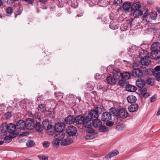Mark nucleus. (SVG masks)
<instances>
[{
	"label": "nucleus",
	"instance_id": "nucleus-1",
	"mask_svg": "<svg viewBox=\"0 0 160 160\" xmlns=\"http://www.w3.org/2000/svg\"><path fill=\"white\" fill-rule=\"evenodd\" d=\"M151 56L156 60L160 58V43L157 42L152 44L151 47Z\"/></svg>",
	"mask_w": 160,
	"mask_h": 160
},
{
	"label": "nucleus",
	"instance_id": "nucleus-2",
	"mask_svg": "<svg viewBox=\"0 0 160 160\" xmlns=\"http://www.w3.org/2000/svg\"><path fill=\"white\" fill-rule=\"evenodd\" d=\"M138 62H134L132 65L133 69L132 71V75L135 77H141L142 75V72L139 69L141 65Z\"/></svg>",
	"mask_w": 160,
	"mask_h": 160
},
{
	"label": "nucleus",
	"instance_id": "nucleus-3",
	"mask_svg": "<svg viewBox=\"0 0 160 160\" xmlns=\"http://www.w3.org/2000/svg\"><path fill=\"white\" fill-rule=\"evenodd\" d=\"M2 132H5L7 131L11 133H14L16 130V126L12 123L7 124L3 123L2 126Z\"/></svg>",
	"mask_w": 160,
	"mask_h": 160
},
{
	"label": "nucleus",
	"instance_id": "nucleus-4",
	"mask_svg": "<svg viewBox=\"0 0 160 160\" xmlns=\"http://www.w3.org/2000/svg\"><path fill=\"white\" fill-rule=\"evenodd\" d=\"M99 112V108L98 107H96L95 109L91 110L87 116H86L88 119V121L89 122L91 120L97 118L98 116Z\"/></svg>",
	"mask_w": 160,
	"mask_h": 160
},
{
	"label": "nucleus",
	"instance_id": "nucleus-5",
	"mask_svg": "<svg viewBox=\"0 0 160 160\" xmlns=\"http://www.w3.org/2000/svg\"><path fill=\"white\" fill-rule=\"evenodd\" d=\"M86 116L85 117L79 115L77 116L75 118L76 123L78 124H83L85 127L89 126V123L88 121V119Z\"/></svg>",
	"mask_w": 160,
	"mask_h": 160
},
{
	"label": "nucleus",
	"instance_id": "nucleus-6",
	"mask_svg": "<svg viewBox=\"0 0 160 160\" xmlns=\"http://www.w3.org/2000/svg\"><path fill=\"white\" fill-rule=\"evenodd\" d=\"M77 132L76 128L72 125L68 126L66 130V132L69 136H73L75 135Z\"/></svg>",
	"mask_w": 160,
	"mask_h": 160
},
{
	"label": "nucleus",
	"instance_id": "nucleus-7",
	"mask_svg": "<svg viewBox=\"0 0 160 160\" xmlns=\"http://www.w3.org/2000/svg\"><path fill=\"white\" fill-rule=\"evenodd\" d=\"M25 123V127L28 129H32L34 128L35 122L32 119L28 118Z\"/></svg>",
	"mask_w": 160,
	"mask_h": 160
},
{
	"label": "nucleus",
	"instance_id": "nucleus-8",
	"mask_svg": "<svg viewBox=\"0 0 160 160\" xmlns=\"http://www.w3.org/2000/svg\"><path fill=\"white\" fill-rule=\"evenodd\" d=\"M54 128L56 132H62L65 129V124L63 122H58L55 124Z\"/></svg>",
	"mask_w": 160,
	"mask_h": 160
},
{
	"label": "nucleus",
	"instance_id": "nucleus-9",
	"mask_svg": "<svg viewBox=\"0 0 160 160\" xmlns=\"http://www.w3.org/2000/svg\"><path fill=\"white\" fill-rule=\"evenodd\" d=\"M42 126L43 129L47 131L50 130L52 128V126L50 124V122L47 119H45L42 122Z\"/></svg>",
	"mask_w": 160,
	"mask_h": 160
},
{
	"label": "nucleus",
	"instance_id": "nucleus-10",
	"mask_svg": "<svg viewBox=\"0 0 160 160\" xmlns=\"http://www.w3.org/2000/svg\"><path fill=\"white\" fill-rule=\"evenodd\" d=\"M112 118L111 114L108 112H105L102 114V120L104 122H108Z\"/></svg>",
	"mask_w": 160,
	"mask_h": 160
},
{
	"label": "nucleus",
	"instance_id": "nucleus-11",
	"mask_svg": "<svg viewBox=\"0 0 160 160\" xmlns=\"http://www.w3.org/2000/svg\"><path fill=\"white\" fill-rule=\"evenodd\" d=\"M25 122L23 120H19L18 121L17 123L16 127L18 131H21L24 130L25 127Z\"/></svg>",
	"mask_w": 160,
	"mask_h": 160
},
{
	"label": "nucleus",
	"instance_id": "nucleus-12",
	"mask_svg": "<svg viewBox=\"0 0 160 160\" xmlns=\"http://www.w3.org/2000/svg\"><path fill=\"white\" fill-rule=\"evenodd\" d=\"M151 62L150 58L148 56H146L141 58V63L142 65L148 66Z\"/></svg>",
	"mask_w": 160,
	"mask_h": 160
},
{
	"label": "nucleus",
	"instance_id": "nucleus-13",
	"mask_svg": "<svg viewBox=\"0 0 160 160\" xmlns=\"http://www.w3.org/2000/svg\"><path fill=\"white\" fill-rule=\"evenodd\" d=\"M118 154V150H115L109 153L105 156V158L106 159L111 158L116 156Z\"/></svg>",
	"mask_w": 160,
	"mask_h": 160
},
{
	"label": "nucleus",
	"instance_id": "nucleus-14",
	"mask_svg": "<svg viewBox=\"0 0 160 160\" xmlns=\"http://www.w3.org/2000/svg\"><path fill=\"white\" fill-rule=\"evenodd\" d=\"M92 124L94 127L98 128L102 125V122L100 119H98L97 118L94 119L92 121Z\"/></svg>",
	"mask_w": 160,
	"mask_h": 160
},
{
	"label": "nucleus",
	"instance_id": "nucleus-15",
	"mask_svg": "<svg viewBox=\"0 0 160 160\" xmlns=\"http://www.w3.org/2000/svg\"><path fill=\"white\" fill-rule=\"evenodd\" d=\"M118 114L120 117L122 118H125L128 115L127 112L123 108L119 110Z\"/></svg>",
	"mask_w": 160,
	"mask_h": 160
},
{
	"label": "nucleus",
	"instance_id": "nucleus-16",
	"mask_svg": "<svg viewBox=\"0 0 160 160\" xmlns=\"http://www.w3.org/2000/svg\"><path fill=\"white\" fill-rule=\"evenodd\" d=\"M98 136V134L96 133H88L85 137V138L86 140L89 139H92L94 138H95Z\"/></svg>",
	"mask_w": 160,
	"mask_h": 160
},
{
	"label": "nucleus",
	"instance_id": "nucleus-17",
	"mask_svg": "<svg viewBox=\"0 0 160 160\" xmlns=\"http://www.w3.org/2000/svg\"><path fill=\"white\" fill-rule=\"evenodd\" d=\"M131 25V22H127L125 23L122 24L121 26L120 29L122 31H124L127 30L129 27Z\"/></svg>",
	"mask_w": 160,
	"mask_h": 160
},
{
	"label": "nucleus",
	"instance_id": "nucleus-18",
	"mask_svg": "<svg viewBox=\"0 0 160 160\" xmlns=\"http://www.w3.org/2000/svg\"><path fill=\"white\" fill-rule=\"evenodd\" d=\"M75 119L72 116H69L65 118V122L68 124H72L75 122Z\"/></svg>",
	"mask_w": 160,
	"mask_h": 160
},
{
	"label": "nucleus",
	"instance_id": "nucleus-19",
	"mask_svg": "<svg viewBox=\"0 0 160 160\" xmlns=\"http://www.w3.org/2000/svg\"><path fill=\"white\" fill-rule=\"evenodd\" d=\"M141 4L139 2L133 3L131 6V9L132 11H134L139 9L141 7Z\"/></svg>",
	"mask_w": 160,
	"mask_h": 160
},
{
	"label": "nucleus",
	"instance_id": "nucleus-20",
	"mask_svg": "<svg viewBox=\"0 0 160 160\" xmlns=\"http://www.w3.org/2000/svg\"><path fill=\"white\" fill-rule=\"evenodd\" d=\"M72 140L69 138L65 139L62 140L61 142L62 145L66 146L70 144L72 142Z\"/></svg>",
	"mask_w": 160,
	"mask_h": 160
},
{
	"label": "nucleus",
	"instance_id": "nucleus-21",
	"mask_svg": "<svg viewBox=\"0 0 160 160\" xmlns=\"http://www.w3.org/2000/svg\"><path fill=\"white\" fill-rule=\"evenodd\" d=\"M138 105L137 104H134L131 105L128 108V109L130 112H135L138 109Z\"/></svg>",
	"mask_w": 160,
	"mask_h": 160
},
{
	"label": "nucleus",
	"instance_id": "nucleus-22",
	"mask_svg": "<svg viewBox=\"0 0 160 160\" xmlns=\"http://www.w3.org/2000/svg\"><path fill=\"white\" fill-rule=\"evenodd\" d=\"M136 85L138 87L142 88L145 85V82L142 79L138 80L136 82Z\"/></svg>",
	"mask_w": 160,
	"mask_h": 160
},
{
	"label": "nucleus",
	"instance_id": "nucleus-23",
	"mask_svg": "<svg viewBox=\"0 0 160 160\" xmlns=\"http://www.w3.org/2000/svg\"><path fill=\"white\" fill-rule=\"evenodd\" d=\"M65 134L62 131L56 132L55 136L61 141L64 138L65 136Z\"/></svg>",
	"mask_w": 160,
	"mask_h": 160
},
{
	"label": "nucleus",
	"instance_id": "nucleus-24",
	"mask_svg": "<svg viewBox=\"0 0 160 160\" xmlns=\"http://www.w3.org/2000/svg\"><path fill=\"white\" fill-rule=\"evenodd\" d=\"M130 77V73L128 72H124L121 73V78L124 80H127Z\"/></svg>",
	"mask_w": 160,
	"mask_h": 160
},
{
	"label": "nucleus",
	"instance_id": "nucleus-25",
	"mask_svg": "<svg viewBox=\"0 0 160 160\" xmlns=\"http://www.w3.org/2000/svg\"><path fill=\"white\" fill-rule=\"evenodd\" d=\"M34 127H35L37 131L39 132L42 131L43 129L42 125H41L39 122H36L35 124Z\"/></svg>",
	"mask_w": 160,
	"mask_h": 160
},
{
	"label": "nucleus",
	"instance_id": "nucleus-26",
	"mask_svg": "<svg viewBox=\"0 0 160 160\" xmlns=\"http://www.w3.org/2000/svg\"><path fill=\"white\" fill-rule=\"evenodd\" d=\"M126 89L129 92H135L137 90V88L134 86L128 85L127 86Z\"/></svg>",
	"mask_w": 160,
	"mask_h": 160
},
{
	"label": "nucleus",
	"instance_id": "nucleus-27",
	"mask_svg": "<svg viewBox=\"0 0 160 160\" xmlns=\"http://www.w3.org/2000/svg\"><path fill=\"white\" fill-rule=\"evenodd\" d=\"M131 6V4L130 2H126L123 3L122 8L124 10L128 11Z\"/></svg>",
	"mask_w": 160,
	"mask_h": 160
},
{
	"label": "nucleus",
	"instance_id": "nucleus-28",
	"mask_svg": "<svg viewBox=\"0 0 160 160\" xmlns=\"http://www.w3.org/2000/svg\"><path fill=\"white\" fill-rule=\"evenodd\" d=\"M128 102L129 103L135 102L136 101V97L133 95H131L128 96L127 98Z\"/></svg>",
	"mask_w": 160,
	"mask_h": 160
},
{
	"label": "nucleus",
	"instance_id": "nucleus-29",
	"mask_svg": "<svg viewBox=\"0 0 160 160\" xmlns=\"http://www.w3.org/2000/svg\"><path fill=\"white\" fill-rule=\"evenodd\" d=\"M99 130L100 132L104 133L108 132V127L105 125L102 124L99 127Z\"/></svg>",
	"mask_w": 160,
	"mask_h": 160
},
{
	"label": "nucleus",
	"instance_id": "nucleus-30",
	"mask_svg": "<svg viewBox=\"0 0 160 160\" xmlns=\"http://www.w3.org/2000/svg\"><path fill=\"white\" fill-rule=\"evenodd\" d=\"M106 80L107 83L111 84H115L116 82V81L115 79L111 76L107 77Z\"/></svg>",
	"mask_w": 160,
	"mask_h": 160
},
{
	"label": "nucleus",
	"instance_id": "nucleus-31",
	"mask_svg": "<svg viewBox=\"0 0 160 160\" xmlns=\"http://www.w3.org/2000/svg\"><path fill=\"white\" fill-rule=\"evenodd\" d=\"M142 11L141 10H134L133 12V15L135 17H138L142 15Z\"/></svg>",
	"mask_w": 160,
	"mask_h": 160
},
{
	"label": "nucleus",
	"instance_id": "nucleus-32",
	"mask_svg": "<svg viewBox=\"0 0 160 160\" xmlns=\"http://www.w3.org/2000/svg\"><path fill=\"white\" fill-rule=\"evenodd\" d=\"M121 77V73L118 71H115L113 74V78L116 81Z\"/></svg>",
	"mask_w": 160,
	"mask_h": 160
},
{
	"label": "nucleus",
	"instance_id": "nucleus-33",
	"mask_svg": "<svg viewBox=\"0 0 160 160\" xmlns=\"http://www.w3.org/2000/svg\"><path fill=\"white\" fill-rule=\"evenodd\" d=\"M152 74L156 77V79L158 81H160V72H152Z\"/></svg>",
	"mask_w": 160,
	"mask_h": 160
},
{
	"label": "nucleus",
	"instance_id": "nucleus-34",
	"mask_svg": "<svg viewBox=\"0 0 160 160\" xmlns=\"http://www.w3.org/2000/svg\"><path fill=\"white\" fill-rule=\"evenodd\" d=\"M38 111L41 112H43L45 110V105L43 104H41L38 105Z\"/></svg>",
	"mask_w": 160,
	"mask_h": 160
},
{
	"label": "nucleus",
	"instance_id": "nucleus-35",
	"mask_svg": "<svg viewBox=\"0 0 160 160\" xmlns=\"http://www.w3.org/2000/svg\"><path fill=\"white\" fill-rule=\"evenodd\" d=\"M125 128V126L124 124H121L117 126L116 129L119 131H122Z\"/></svg>",
	"mask_w": 160,
	"mask_h": 160
},
{
	"label": "nucleus",
	"instance_id": "nucleus-36",
	"mask_svg": "<svg viewBox=\"0 0 160 160\" xmlns=\"http://www.w3.org/2000/svg\"><path fill=\"white\" fill-rule=\"evenodd\" d=\"M150 16L152 19L155 20L157 18V13L156 12H152L150 13Z\"/></svg>",
	"mask_w": 160,
	"mask_h": 160
},
{
	"label": "nucleus",
	"instance_id": "nucleus-37",
	"mask_svg": "<svg viewBox=\"0 0 160 160\" xmlns=\"http://www.w3.org/2000/svg\"><path fill=\"white\" fill-rule=\"evenodd\" d=\"M55 139L52 142L53 145H58L60 143V141H61L56 136L54 135Z\"/></svg>",
	"mask_w": 160,
	"mask_h": 160
},
{
	"label": "nucleus",
	"instance_id": "nucleus-38",
	"mask_svg": "<svg viewBox=\"0 0 160 160\" xmlns=\"http://www.w3.org/2000/svg\"><path fill=\"white\" fill-rule=\"evenodd\" d=\"M35 144V143L32 140L28 141L26 145L28 147H32Z\"/></svg>",
	"mask_w": 160,
	"mask_h": 160
},
{
	"label": "nucleus",
	"instance_id": "nucleus-39",
	"mask_svg": "<svg viewBox=\"0 0 160 160\" xmlns=\"http://www.w3.org/2000/svg\"><path fill=\"white\" fill-rule=\"evenodd\" d=\"M146 81L147 83L148 84L151 85H152L153 84L154 80L152 79L149 78Z\"/></svg>",
	"mask_w": 160,
	"mask_h": 160
},
{
	"label": "nucleus",
	"instance_id": "nucleus-40",
	"mask_svg": "<svg viewBox=\"0 0 160 160\" xmlns=\"http://www.w3.org/2000/svg\"><path fill=\"white\" fill-rule=\"evenodd\" d=\"M110 112L114 116L118 114V112L115 108H112L110 109Z\"/></svg>",
	"mask_w": 160,
	"mask_h": 160
},
{
	"label": "nucleus",
	"instance_id": "nucleus-41",
	"mask_svg": "<svg viewBox=\"0 0 160 160\" xmlns=\"http://www.w3.org/2000/svg\"><path fill=\"white\" fill-rule=\"evenodd\" d=\"M40 160H48V157L44 155H40L38 156Z\"/></svg>",
	"mask_w": 160,
	"mask_h": 160
},
{
	"label": "nucleus",
	"instance_id": "nucleus-42",
	"mask_svg": "<svg viewBox=\"0 0 160 160\" xmlns=\"http://www.w3.org/2000/svg\"><path fill=\"white\" fill-rule=\"evenodd\" d=\"M11 138L9 136H7L5 137L4 139V141L6 143H9L11 141Z\"/></svg>",
	"mask_w": 160,
	"mask_h": 160
},
{
	"label": "nucleus",
	"instance_id": "nucleus-43",
	"mask_svg": "<svg viewBox=\"0 0 160 160\" xmlns=\"http://www.w3.org/2000/svg\"><path fill=\"white\" fill-rule=\"evenodd\" d=\"M122 2V0H114V3L117 6L121 4Z\"/></svg>",
	"mask_w": 160,
	"mask_h": 160
},
{
	"label": "nucleus",
	"instance_id": "nucleus-44",
	"mask_svg": "<svg viewBox=\"0 0 160 160\" xmlns=\"http://www.w3.org/2000/svg\"><path fill=\"white\" fill-rule=\"evenodd\" d=\"M6 11L7 13L9 14L8 15H10L13 12V10L11 8L8 7L7 8Z\"/></svg>",
	"mask_w": 160,
	"mask_h": 160
},
{
	"label": "nucleus",
	"instance_id": "nucleus-45",
	"mask_svg": "<svg viewBox=\"0 0 160 160\" xmlns=\"http://www.w3.org/2000/svg\"><path fill=\"white\" fill-rule=\"evenodd\" d=\"M150 17L149 14L144 18H143V21H145L147 22H149L150 20Z\"/></svg>",
	"mask_w": 160,
	"mask_h": 160
},
{
	"label": "nucleus",
	"instance_id": "nucleus-46",
	"mask_svg": "<svg viewBox=\"0 0 160 160\" xmlns=\"http://www.w3.org/2000/svg\"><path fill=\"white\" fill-rule=\"evenodd\" d=\"M50 145V143L48 142H44L43 144V146L44 148H47Z\"/></svg>",
	"mask_w": 160,
	"mask_h": 160
},
{
	"label": "nucleus",
	"instance_id": "nucleus-47",
	"mask_svg": "<svg viewBox=\"0 0 160 160\" xmlns=\"http://www.w3.org/2000/svg\"><path fill=\"white\" fill-rule=\"evenodd\" d=\"M157 98V95L156 94H155L154 95L152 96L150 98V102H152L155 101Z\"/></svg>",
	"mask_w": 160,
	"mask_h": 160
},
{
	"label": "nucleus",
	"instance_id": "nucleus-48",
	"mask_svg": "<svg viewBox=\"0 0 160 160\" xmlns=\"http://www.w3.org/2000/svg\"><path fill=\"white\" fill-rule=\"evenodd\" d=\"M87 131L88 133H95L94 130L92 128H88Z\"/></svg>",
	"mask_w": 160,
	"mask_h": 160
},
{
	"label": "nucleus",
	"instance_id": "nucleus-49",
	"mask_svg": "<svg viewBox=\"0 0 160 160\" xmlns=\"http://www.w3.org/2000/svg\"><path fill=\"white\" fill-rule=\"evenodd\" d=\"M160 70V65L158 66L155 67L154 69L152 71V72H159V71Z\"/></svg>",
	"mask_w": 160,
	"mask_h": 160
},
{
	"label": "nucleus",
	"instance_id": "nucleus-50",
	"mask_svg": "<svg viewBox=\"0 0 160 160\" xmlns=\"http://www.w3.org/2000/svg\"><path fill=\"white\" fill-rule=\"evenodd\" d=\"M7 119L10 118L12 116L11 113L9 112H7L6 114Z\"/></svg>",
	"mask_w": 160,
	"mask_h": 160
},
{
	"label": "nucleus",
	"instance_id": "nucleus-51",
	"mask_svg": "<svg viewBox=\"0 0 160 160\" xmlns=\"http://www.w3.org/2000/svg\"><path fill=\"white\" fill-rule=\"evenodd\" d=\"M141 93L142 94L144 93L147 92V89L146 88H142L141 89Z\"/></svg>",
	"mask_w": 160,
	"mask_h": 160
},
{
	"label": "nucleus",
	"instance_id": "nucleus-52",
	"mask_svg": "<svg viewBox=\"0 0 160 160\" xmlns=\"http://www.w3.org/2000/svg\"><path fill=\"white\" fill-rule=\"evenodd\" d=\"M142 94L143 95V97L145 98H146L150 95V94L149 93L147 92H146L143 93Z\"/></svg>",
	"mask_w": 160,
	"mask_h": 160
},
{
	"label": "nucleus",
	"instance_id": "nucleus-53",
	"mask_svg": "<svg viewBox=\"0 0 160 160\" xmlns=\"http://www.w3.org/2000/svg\"><path fill=\"white\" fill-rule=\"evenodd\" d=\"M113 122H109L107 123V125L109 127H111L113 125Z\"/></svg>",
	"mask_w": 160,
	"mask_h": 160
},
{
	"label": "nucleus",
	"instance_id": "nucleus-54",
	"mask_svg": "<svg viewBox=\"0 0 160 160\" xmlns=\"http://www.w3.org/2000/svg\"><path fill=\"white\" fill-rule=\"evenodd\" d=\"M71 6L74 8H75L77 7L78 4L76 2L75 4V3H72L71 4Z\"/></svg>",
	"mask_w": 160,
	"mask_h": 160
},
{
	"label": "nucleus",
	"instance_id": "nucleus-55",
	"mask_svg": "<svg viewBox=\"0 0 160 160\" xmlns=\"http://www.w3.org/2000/svg\"><path fill=\"white\" fill-rule=\"evenodd\" d=\"M148 15L149 12L148 11H147L144 13V14L143 15V18H144Z\"/></svg>",
	"mask_w": 160,
	"mask_h": 160
},
{
	"label": "nucleus",
	"instance_id": "nucleus-56",
	"mask_svg": "<svg viewBox=\"0 0 160 160\" xmlns=\"http://www.w3.org/2000/svg\"><path fill=\"white\" fill-rule=\"evenodd\" d=\"M28 134V133L27 132H24L20 135V136H27Z\"/></svg>",
	"mask_w": 160,
	"mask_h": 160
},
{
	"label": "nucleus",
	"instance_id": "nucleus-57",
	"mask_svg": "<svg viewBox=\"0 0 160 160\" xmlns=\"http://www.w3.org/2000/svg\"><path fill=\"white\" fill-rule=\"evenodd\" d=\"M110 28L112 29H115L118 28V27L117 26H115L114 27H113V25L112 24L110 25Z\"/></svg>",
	"mask_w": 160,
	"mask_h": 160
},
{
	"label": "nucleus",
	"instance_id": "nucleus-58",
	"mask_svg": "<svg viewBox=\"0 0 160 160\" xmlns=\"http://www.w3.org/2000/svg\"><path fill=\"white\" fill-rule=\"evenodd\" d=\"M24 1L29 3H32L34 0H24Z\"/></svg>",
	"mask_w": 160,
	"mask_h": 160
},
{
	"label": "nucleus",
	"instance_id": "nucleus-59",
	"mask_svg": "<svg viewBox=\"0 0 160 160\" xmlns=\"http://www.w3.org/2000/svg\"><path fill=\"white\" fill-rule=\"evenodd\" d=\"M157 116H159L160 115V107L159 108L157 114Z\"/></svg>",
	"mask_w": 160,
	"mask_h": 160
},
{
	"label": "nucleus",
	"instance_id": "nucleus-60",
	"mask_svg": "<svg viewBox=\"0 0 160 160\" xmlns=\"http://www.w3.org/2000/svg\"><path fill=\"white\" fill-rule=\"evenodd\" d=\"M4 143V142L3 141H0V145H2Z\"/></svg>",
	"mask_w": 160,
	"mask_h": 160
},
{
	"label": "nucleus",
	"instance_id": "nucleus-61",
	"mask_svg": "<svg viewBox=\"0 0 160 160\" xmlns=\"http://www.w3.org/2000/svg\"><path fill=\"white\" fill-rule=\"evenodd\" d=\"M148 3H149V4H151V1L150 0H148Z\"/></svg>",
	"mask_w": 160,
	"mask_h": 160
},
{
	"label": "nucleus",
	"instance_id": "nucleus-62",
	"mask_svg": "<svg viewBox=\"0 0 160 160\" xmlns=\"http://www.w3.org/2000/svg\"><path fill=\"white\" fill-rule=\"evenodd\" d=\"M157 11L160 14V9H157Z\"/></svg>",
	"mask_w": 160,
	"mask_h": 160
},
{
	"label": "nucleus",
	"instance_id": "nucleus-63",
	"mask_svg": "<svg viewBox=\"0 0 160 160\" xmlns=\"http://www.w3.org/2000/svg\"><path fill=\"white\" fill-rule=\"evenodd\" d=\"M2 1L1 0H0V6H1L2 4Z\"/></svg>",
	"mask_w": 160,
	"mask_h": 160
},
{
	"label": "nucleus",
	"instance_id": "nucleus-64",
	"mask_svg": "<svg viewBox=\"0 0 160 160\" xmlns=\"http://www.w3.org/2000/svg\"><path fill=\"white\" fill-rule=\"evenodd\" d=\"M158 38L160 40V34H159V35Z\"/></svg>",
	"mask_w": 160,
	"mask_h": 160
}]
</instances>
